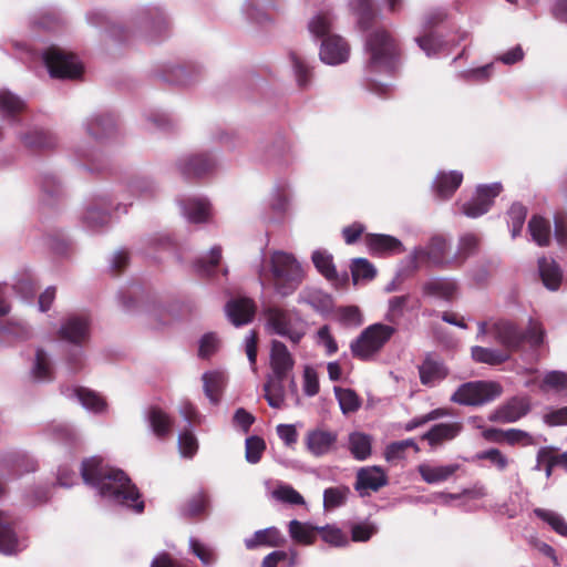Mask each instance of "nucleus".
<instances>
[{
	"mask_svg": "<svg viewBox=\"0 0 567 567\" xmlns=\"http://www.w3.org/2000/svg\"><path fill=\"white\" fill-rule=\"evenodd\" d=\"M266 328L270 333L298 344L307 333V323L296 309L268 306L264 309Z\"/></svg>",
	"mask_w": 567,
	"mask_h": 567,
	"instance_id": "39448f33",
	"label": "nucleus"
},
{
	"mask_svg": "<svg viewBox=\"0 0 567 567\" xmlns=\"http://www.w3.org/2000/svg\"><path fill=\"white\" fill-rule=\"evenodd\" d=\"M394 332L395 329L392 326L383 323L369 326L351 342L352 355L363 361L371 360L381 351Z\"/></svg>",
	"mask_w": 567,
	"mask_h": 567,
	"instance_id": "0eeeda50",
	"label": "nucleus"
},
{
	"mask_svg": "<svg viewBox=\"0 0 567 567\" xmlns=\"http://www.w3.org/2000/svg\"><path fill=\"white\" fill-rule=\"evenodd\" d=\"M275 291L288 297L297 290L303 279V270L298 260L289 252L276 250L269 259Z\"/></svg>",
	"mask_w": 567,
	"mask_h": 567,
	"instance_id": "423d86ee",
	"label": "nucleus"
},
{
	"mask_svg": "<svg viewBox=\"0 0 567 567\" xmlns=\"http://www.w3.org/2000/svg\"><path fill=\"white\" fill-rule=\"evenodd\" d=\"M20 143L32 151L48 150L56 145L53 133L41 127H31L19 134Z\"/></svg>",
	"mask_w": 567,
	"mask_h": 567,
	"instance_id": "5701e85b",
	"label": "nucleus"
},
{
	"mask_svg": "<svg viewBox=\"0 0 567 567\" xmlns=\"http://www.w3.org/2000/svg\"><path fill=\"white\" fill-rule=\"evenodd\" d=\"M350 8L357 17L358 27L365 31L373 27L378 13L372 0H351Z\"/></svg>",
	"mask_w": 567,
	"mask_h": 567,
	"instance_id": "f704fd0d",
	"label": "nucleus"
},
{
	"mask_svg": "<svg viewBox=\"0 0 567 567\" xmlns=\"http://www.w3.org/2000/svg\"><path fill=\"white\" fill-rule=\"evenodd\" d=\"M125 192L127 196L124 199L135 198L147 200L156 196L158 187L156 183L147 176H134L126 183Z\"/></svg>",
	"mask_w": 567,
	"mask_h": 567,
	"instance_id": "a878e982",
	"label": "nucleus"
},
{
	"mask_svg": "<svg viewBox=\"0 0 567 567\" xmlns=\"http://www.w3.org/2000/svg\"><path fill=\"white\" fill-rule=\"evenodd\" d=\"M350 488L341 485L336 487H329L323 492V507L326 509H333L346 504L348 496L350 495Z\"/></svg>",
	"mask_w": 567,
	"mask_h": 567,
	"instance_id": "6e6d98bb",
	"label": "nucleus"
},
{
	"mask_svg": "<svg viewBox=\"0 0 567 567\" xmlns=\"http://www.w3.org/2000/svg\"><path fill=\"white\" fill-rule=\"evenodd\" d=\"M286 542L284 535L277 527H268L255 532L252 537L245 539V546L247 549H255L258 546L278 547L284 545Z\"/></svg>",
	"mask_w": 567,
	"mask_h": 567,
	"instance_id": "2f4dec72",
	"label": "nucleus"
},
{
	"mask_svg": "<svg viewBox=\"0 0 567 567\" xmlns=\"http://www.w3.org/2000/svg\"><path fill=\"white\" fill-rule=\"evenodd\" d=\"M113 204L109 196H97L87 204L83 213L84 225L92 229H99L105 226L110 220V212L113 209Z\"/></svg>",
	"mask_w": 567,
	"mask_h": 567,
	"instance_id": "2eb2a0df",
	"label": "nucleus"
},
{
	"mask_svg": "<svg viewBox=\"0 0 567 567\" xmlns=\"http://www.w3.org/2000/svg\"><path fill=\"white\" fill-rule=\"evenodd\" d=\"M269 206L276 214H285L289 207L288 185L278 184L274 187Z\"/></svg>",
	"mask_w": 567,
	"mask_h": 567,
	"instance_id": "13d9d810",
	"label": "nucleus"
},
{
	"mask_svg": "<svg viewBox=\"0 0 567 567\" xmlns=\"http://www.w3.org/2000/svg\"><path fill=\"white\" fill-rule=\"evenodd\" d=\"M472 358L480 363L496 365L507 361L509 354L504 350L475 346L472 348Z\"/></svg>",
	"mask_w": 567,
	"mask_h": 567,
	"instance_id": "09e8293b",
	"label": "nucleus"
},
{
	"mask_svg": "<svg viewBox=\"0 0 567 567\" xmlns=\"http://www.w3.org/2000/svg\"><path fill=\"white\" fill-rule=\"evenodd\" d=\"M269 0H246L243 10L247 18L257 23H264L268 20L266 9Z\"/></svg>",
	"mask_w": 567,
	"mask_h": 567,
	"instance_id": "bf43d9fd",
	"label": "nucleus"
},
{
	"mask_svg": "<svg viewBox=\"0 0 567 567\" xmlns=\"http://www.w3.org/2000/svg\"><path fill=\"white\" fill-rule=\"evenodd\" d=\"M351 275L354 285L360 281H370L377 275L374 266L365 258H355L351 264Z\"/></svg>",
	"mask_w": 567,
	"mask_h": 567,
	"instance_id": "603ef678",
	"label": "nucleus"
},
{
	"mask_svg": "<svg viewBox=\"0 0 567 567\" xmlns=\"http://www.w3.org/2000/svg\"><path fill=\"white\" fill-rule=\"evenodd\" d=\"M447 369L436 357L426 355L419 367L420 380L423 385L434 386L447 375Z\"/></svg>",
	"mask_w": 567,
	"mask_h": 567,
	"instance_id": "393cba45",
	"label": "nucleus"
},
{
	"mask_svg": "<svg viewBox=\"0 0 567 567\" xmlns=\"http://www.w3.org/2000/svg\"><path fill=\"white\" fill-rule=\"evenodd\" d=\"M502 393L498 383L487 381H472L463 383L452 394L451 401L460 405H483L493 401Z\"/></svg>",
	"mask_w": 567,
	"mask_h": 567,
	"instance_id": "6e6552de",
	"label": "nucleus"
},
{
	"mask_svg": "<svg viewBox=\"0 0 567 567\" xmlns=\"http://www.w3.org/2000/svg\"><path fill=\"white\" fill-rule=\"evenodd\" d=\"M530 410L527 398H513L489 415V420L502 423H513L525 416Z\"/></svg>",
	"mask_w": 567,
	"mask_h": 567,
	"instance_id": "aec40b11",
	"label": "nucleus"
},
{
	"mask_svg": "<svg viewBox=\"0 0 567 567\" xmlns=\"http://www.w3.org/2000/svg\"><path fill=\"white\" fill-rule=\"evenodd\" d=\"M287 378H278L271 374L264 385L265 398L271 408L280 409L285 401V386L284 381Z\"/></svg>",
	"mask_w": 567,
	"mask_h": 567,
	"instance_id": "a18cd8bd",
	"label": "nucleus"
},
{
	"mask_svg": "<svg viewBox=\"0 0 567 567\" xmlns=\"http://www.w3.org/2000/svg\"><path fill=\"white\" fill-rule=\"evenodd\" d=\"M463 425L460 422L439 423L423 434L422 439L426 440L432 447L443 442L455 439L462 431Z\"/></svg>",
	"mask_w": 567,
	"mask_h": 567,
	"instance_id": "c756f323",
	"label": "nucleus"
},
{
	"mask_svg": "<svg viewBox=\"0 0 567 567\" xmlns=\"http://www.w3.org/2000/svg\"><path fill=\"white\" fill-rule=\"evenodd\" d=\"M312 262L317 270L329 281L334 285L344 282L348 279V275L343 274L342 278H339V275L336 270L333 264V257L327 250L317 249L312 252L311 256Z\"/></svg>",
	"mask_w": 567,
	"mask_h": 567,
	"instance_id": "c85d7f7f",
	"label": "nucleus"
},
{
	"mask_svg": "<svg viewBox=\"0 0 567 567\" xmlns=\"http://www.w3.org/2000/svg\"><path fill=\"white\" fill-rule=\"evenodd\" d=\"M365 49L369 53L367 64L369 90L379 95H384L390 91V86L379 83L372 75L377 72L389 73L394 69L398 58L395 41L388 31L377 29L367 37Z\"/></svg>",
	"mask_w": 567,
	"mask_h": 567,
	"instance_id": "f03ea898",
	"label": "nucleus"
},
{
	"mask_svg": "<svg viewBox=\"0 0 567 567\" xmlns=\"http://www.w3.org/2000/svg\"><path fill=\"white\" fill-rule=\"evenodd\" d=\"M274 497L278 501L291 505H305V498L292 486L282 484L274 491Z\"/></svg>",
	"mask_w": 567,
	"mask_h": 567,
	"instance_id": "774afa93",
	"label": "nucleus"
},
{
	"mask_svg": "<svg viewBox=\"0 0 567 567\" xmlns=\"http://www.w3.org/2000/svg\"><path fill=\"white\" fill-rule=\"evenodd\" d=\"M458 468L460 464L456 463L447 465L421 464L417 471L424 482L427 484H437L447 481Z\"/></svg>",
	"mask_w": 567,
	"mask_h": 567,
	"instance_id": "7c9ffc66",
	"label": "nucleus"
},
{
	"mask_svg": "<svg viewBox=\"0 0 567 567\" xmlns=\"http://www.w3.org/2000/svg\"><path fill=\"white\" fill-rule=\"evenodd\" d=\"M484 436L487 440L502 442L505 441L511 445L523 443L529 444L532 442L530 435L518 429H509V430H497V429H488L484 432Z\"/></svg>",
	"mask_w": 567,
	"mask_h": 567,
	"instance_id": "37998d69",
	"label": "nucleus"
},
{
	"mask_svg": "<svg viewBox=\"0 0 567 567\" xmlns=\"http://www.w3.org/2000/svg\"><path fill=\"white\" fill-rule=\"evenodd\" d=\"M246 461L250 464H256L260 461L261 455L266 449L265 441L259 436H249L246 439Z\"/></svg>",
	"mask_w": 567,
	"mask_h": 567,
	"instance_id": "338daca9",
	"label": "nucleus"
},
{
	"mask_svg": "<svg viewBox=\"0 0 567 567\" xmlns=\"http://www.w3.org/2000/svg\"><path fill=\"white\" fill-rule=\"evenodd\" d=\"M178 204L183 216L189 223H206L212 216V206L206 197H186L179 199Z\"/></svg>",
	"mask_w": 567,
	"mask_h": 567,
	"instance_id": "f3484780",
	"label": "nucleus"
},
{
	"mask_svg": "<svg viewBox=\"0 0 567 567\" xmlns=\"http://www.w3.org/2000/svg\"><path fill=\"white\" fill-rule=\"evenodd\" d=\"M348 449L355 460L364 461L372 452V436L363 432L354 431L349 434Z\"/></svg>",
	"mask_w": 567,
	"mask_h": 567,
	"instance_id": "58836bf2",
	"label": "nucleus"
},
{
	"mask_svg": "<svg viewBox=\"0 0 567 567\" xmlns=\"http://www.w3.org/2000/svg\"><path fill=\"white\" fill-rule=\"evenodd\" d=\"M409 300H410L409 295L392 297L389 300V307H388V312L385 315V319L390 323H398L404 315V311L408 307Z\"/></svg>",
	"mask_w": 567,
	"mask_h": 567,
	"instance_id": "e2e57ef3",
	"label": "nucleus"
},
{
	"mask_svg": "<svg viewBox=\"0 0 567 567\" xmlns=\"http://www.w3.org/2000/svg\"><path fill=\"white\" fill-rule=\"evenodd\" d=\"M446 250V240L441 236H434L426 246H417L411 251L405 260L406 268L412 274L421 264L441 266L445 262Z\"/></svg>",
	"mask_w": 567,
	"mask_h": 567,
	"instance_id": "9d476101",
	"label": "nucleus"
},
{
	"mask_svg": "<svg viewBox=\"0 0 567 567\" xmlns=\"http://www.w3.org/2000/svg\"><path fill=\"white\" fill-rule=\"evenodd\" d=\"M146 421L152 432L159 439L171 433L172 420L161 409L152 406L146 412Z\"/></svg>",
	"mask_w": 567,
	"mask_h": 567,
	"instance_id": "a19ab883",
	"label": "nucleus"
},
{
	"mask_svg": "<svg viewBox=\"0 0 567 567\" xmlns=\"http://www.w3.org/2000/svg\"><path fill=\"white\" fill-rule=\"evenodd\" d=\"M338 434L333 431L315 429L306 435L307 450L316 457L329 454L336 447Z\"/></svg>",
	"mask_w": 567,
	"mask_h": 567,
	"instance_id": "a211bd4d",
	"label": "nucleus"
},
{
	"mask_svg": "<svg viewBox=\"0 0 567 567\" xmlns=\"http://www.w3.org/2000/svg\"><path fill=\"white\" fill-rule=\"evenodd\" d=\"M299 303H307L316 311L323 312L330 309L331 298L317 289H305L298 296Z\"/></svg>",
	"mask_w": 567,
	"mask_h": 567,
	"instance_id": "de8ad7c7",
	"label": "nucleus"
},
{
	"mask_svg": "<svg viewBox=\"0 0 567 567\" xmlns=\"http://www.w3.org/2000/svg\"><path fill=\"white\" fill-rule=\"evenodd\" d=\"M289 56L292 63L297 85L300 89H307L312 76L310 63L305 56L297 52H291Z\"/></svg>",
	"mask_w": 567,
	"mask_h": 567,
	"instance_id": "49530a36",
	"label": "nucleus"
},
{
	"mask_svg": "<svg viewBox=\"0 0 567 567\" xmlns=\"http://www.w3.org/2000/svg\"><path fill=\"white\" fill-rule=\"evenodd\" d=\"M24 545L12 528V519L0 513V553L11 555L20 551Z\"/></svg>",
	"mask_w": 567,
	"mask_h": 567,
	"instance_id": "bb28decb",
	"label": "nucleus"
},
{
	"mask_svg": "<svg viewBox=\"0 0 567 567\" xmlns=\"http://www.w3.org/2000/svg\"><path fill=\"white\" fill-rule=\"evenodd\" d=\"M188 545L192 554L195 555L205 567L214 566L217 563V554L207 544L190 537Z\"/></svg>",
	"mask_w": 567,
	"mask_h": 567,
	"instance_id": "5fc2aeb1",
	"label": "nucleus"
},
{
	"mask_svg": "<svg viewBox=\"0 0 567 567\" xmlns=\"http://www.w3.org/2000/svg\"><path fill=\"white\" fill-rule=\"evenodd\" d=\"M386 484L388 477L381 467L368 466L358 471L354 488L360 496H367L370 492H378Z\"/></svg>",
	"mask_w": 567,
	"mask_h": 567,
	"instance_id": "dca6fc26",
	"label": "nucleus"
},
{
	"mask_svg": "<svg viewBox=\"0 0 567 567\" xmlns=\"http://www.w3.org/2000/svg\"><path fill=\"white\" fill-rule=\"evenodd\" d=\"M178 450L183 457L192 458L198 450V441L190 427H186L178 434Z\"/></svg>",
	"mask_w": 567,
	"mask_h": 567,
	"instance_id": "052dcab7",
	"label": "nucleus"
},
{
	"mask_svg": "<svg viewBox=\"0 0 567 567\" xmlns=\"http://www.w3.org/2000/svg\"><path fill=\"white\" fill-rule=\"evenodd\" d=\"M86 133L96 141H102L115 132V120L111 114H93L84 122Z\"/></svg>",
	"mask_w": 567,
	"mask_h": 567,
	"instance_id": "b1692460",
	"label": "nucleus"
},
{
	"mask_svg": "<svg viewBox=\"0 0 567 567\" xmlns=\"http://www.w3.org/2000/svg\"><path fill=\"white\" fill-rule=\"evenodd\" d=\"M42 60L52 78L76 79L83 71L82 63L74 54L56 47L47 49Z\"/></svg>",
	"mask_w": 567,
	"mask_h": 567,
	"instance_id": "1a4fd4ad",
	"label": "nucleus"
},
{
	"mask_svg": "<svg viewBox=\"0 0 567 567\" xmlns=\"http://www.w3.org/2000/svg\"><path fill=\"white\" fill-rule=\"evenodd\" d=\"M508 226L511 229L512 238L520 235L523 225L527 216V209L519 203H514L508 209Z\"/></svg>",
	"mask_w": 567,
	"mask_h": 567,
	"instance_id": "4d7b16f0",
	"label": "nucleus"
},
{
	"mask_svg": "<svg viewBox=\"0 0 567 567\" xmlns=\"http://www.w3.org/2000/svg\"><path fill=\"white\" fill-rule=\"evenodd\" d=\"M491 333L507 351L519 350L524 342L532 348H538L544 343L546 336L542 322L533 318H529L525 330L511 320L499 319L491 326Z\"/></svg>",
	"mask_w": 567,
	"mask_h": 567,
	"instance_id": "20e7f679",
	"label": "nucleus"
},
{
	"mask_svg": "<svg viewBox=\"0 0 567 567\" xmlns=\"http://www.w3.org/2000/svg\"><path fill=\"white\" fill-rule=\"evenodd\" d=\"M30 375L38 382L52 380V362L50 355L43 349H38L35 351L34 360L30 369Z\"/></svg>",
	"mask_w": 567,
	"mask_h": 567,
	"instance_id": "79ce46f5",
	"label": "nucleus"
},
{
	"mask_svg": "<svg viewBox=\"0 0 567 567\" xmlns=\"http://www.w3.org/2000/svg\"><path fill=\"white\" fill-rule=\"evenodd\" d=\"M538 465L545 462L546 476L549 477L554 466H563L567 471V452L563 454H553L551 452L543 449L538 452Z\"/></svg>",
	"mask_w": 567,
	"mask_h": 567,
	"instance_id": "0e129e2a",
	"label": "nucleus"
},
{
	"mask_svg": "<svg viewBox=\"0 0 567 567\" xmlns=\"http://www.w3.org/2000/svg\"><path fill=\"white\" fill-rule=\"evenodd\" d=\"M409 447H413L416 452L419 451V447L413 439L392 442L385 447L384 457L388 462L402 460L404 458L405 451Z\"/></svg>",
	"mask_w": 567,
	"mask_h": 567,
	"instance_id": "680f3d73",
	"label": "nucleus"
},
{
	"mask_svg": "<svg viewBox=\"0 0 567 567\" xmlns=\"http://www.w3.org/2000/svg\"><path fill=\"white\" fill-rule=\"evenodd\" d=\"M532 240L540 247H547L551 239V226L548 219L534 215L528 221Z\"/></svg>",
	"mask_w": 567,
	"mask_h": 567,
	"instance_id": "ea45409f",
	"label": "nucleus"
},
{
	"mask_svg": "<svg viewBox=\"0 0 567 567\" xmlns=\"http://www.w3.org/2000/svg\"><path fill=\"white\" fill-rule=\"evenodd\" d=\"M25 109V101L8 89H0V114L13 121Z\"/></svg>",
	"mask_w": 567,
	"mask_h": 567,
	"instance_id": "4c0bfd02",
	"label": "nucleus"
},
{
	"mask_svg": "<svg viewBox=\"0 0 567 567\" xmlns=\"http://www.w3.org/2000/svg\"><path fill=\"white\" fill-rule=\"evenodd\" d=\"M423 292L426 296L451 300L457 292V284L452 279L432 278L424 282Z\"/></svg>",
	"mask_w": 567,
	"mask_h": 567,
	"instance_id": "72a5a7b5",
	"label": "nucleus"
},
{
	"mask_svg": "<svg viewBox=\"0 0 567 567\" xmlns=\"http://www.w3.org/2000/svg\"><path fill=\"white\" fill-rule=\"evenodd\" d=\"M462 181L463 174L458 171L440 172L433 182V189L437 197L447 199L460 187Z\"/></svg>",
	"mask_w": 567,
	"mask_h": 567,
	"instance_id": "cd10ccee",
	"label": "nucleus"
},
{
	"mask_svg": "<svg viewBox=\"0 0 567 567\" xmlns=\"http://www.w3.org/2000/svg\"><path fill=\"white\" fill-rule=\"evenodd\" d=\"M60 339L82 348L90 339V319L86 315H71L66 317L59 330ZM82 355V350L79 349L73 355L72 360L78 362Z\"/></svg>",
	"mask_w": 567,
	"mask_h": 567,
	"instance_id": "9b49d317",
	"label": "nucleus"
},
{
	"mask_svg": "<svg viewBox=\"0 0 567 567\" xmlns=\"http://www.w3.org/2000/svg\"><path fill=\"white\" fill-rule=\"evenodd\" d=\"M220 258L221 248L219 246H214L207 256L200 257L196 260L194 265L195 269L202 276H213Z\"/></svg>",
	"mask_w": 567,
	"mask_h": 567,
	"instance_id": "864d4df0",
	"label": "nucleus"
},
{
	"mask_svg": "<svg viewBox=\"0 0 567 567\" xmlns=\"http://www.w3.org/2000/svg\"><path fill=\"white\" fill-rule=\"evenodd\" d=\"M336 399L343 414L357 412L361 406V399L352 389L334 386Z\"/></svg>",
	"mask_w": 567,
	"mask_h": 567,
	"instance_id": "3c124183",
	"label": "nucleus"
},
{
	"mask_svg": "<svg viewBox=\"0 0 567 567\" xmlns=\"http://www.w3.org/2000/svg\"><path fill=\"white\" fill-rule=\"evenodd\" d=\"M542 390L553 389L555 391L567 390V373L564 371H549L544 375L540 384Z\"/></svg>",
	"mask_w": 567,
	"mask_h": 567,
	"instance_id": "69168bd1",
	"label": "nucleus"
},
{
	"mask_svg": "<svg viewBox=\"0 0 567 567\" xmlns=\"http://www.w3.org/2000/svg\"><path fill=\"white\" fill-rule=\"evenodd\" d=\"M70 392L69 395L76 398L80 404L90 412L101 414L107 409L105 400L94 391L85 388H75Z\"/></svg>",
	"mask_w": 567,
	"mask_h": 567,
	"instance_id": "c9c22d12",
	"label": "nucleus"
},
{
	"mask_svg": "<svg viewBox=\"0 0 567 567\" xmlns=\"http://www.w3.org/2000/svg\"><path fill=\"white\" fill-rule=\"evenodd\" d=\"M270 365L272 374L278 378H288L293 369L295 360L287 346L279 341L272 340L270 346Z\"/></svg>",
	"mask_w": 567,
	"mask_h": 567,
	"instance_id": "412c9836",
	"label": "nucleus"
},
{
	"mask_svg": "<svg viewBox=\"0 0 567 567\" xmlns=\"http://www.w3.org/2000/svg\"><path fill=\"white\" fill-rule=\"evenodd\" d=\"M502 185L493 183L491 185H478L474 197L461 205V213L470 218H477L491 208L494 198L501 193Z\"/></svg>",
	"mask_w": 567,
	"mask_h": 567,
	"instance_id": "4468645a",
	"label": "nucleus"
},
{
	"mask_svg": "<svg viewBox=\"0 0 567 567\" xmlns=\"http://www.w3.org/2000/svg\"><path fill=\"white\" fill-rule=\"evenodd\" d=\"M131 24L150 40H155L167 28L164 13L157 8L140 9L132 18Z\"/></svg>",
	"mask_w": 567,
	"mask_h": 567,
	"instance_id": "ddd939ff",
	"label": "nucleus"
},
{
	"mask_svg": "<svg viewBox=\"0 0 567 567\" xmlns=\"http://www.w3.org/2000/svg\"><path fill=\"white\" fill-rule=\"evenodd\" d=\"M533 513L540 520L546 523L555 533L563 537H567V522L563 515L555 511L539 507L535 508Z\"/></svg>",
	"mask_w": 567,
	"mask_h": 567,
	"instance_id": "8fccbe9b",
	"label": "nucleus"
},
{
	"mask_svg": "<svg viewBox=\"0 0 567 567\" xmlns=\"http://www.w3.org/2000/svg\"><path fill=\"white\" fill-rule=\"evenodd\" d=\"M288 532L292 540L301 545H312L316 540L319 526L292 519L288 524Z\"/></svg>",
	"mask_w": 567,
	"mask_h": 567,
	"instance_id": "c03bdc74",
	"label": "nucleus"
},
{
	"mask_svg": "<svg viewBox=\"0 0 567 567\" xmlns=\"http://www.w3.org/2000/svg\"><path fill=\"white\" fill-rule=\"evenodd\" d=\"M365 244L370 252L378 256L401 254L405 250L401 240L390 235L368 234Z\"/></svg>",
	"mask_w": 567,
	"mask_h": 567,
	"instance_id": "4be33fe9",
	"label": "nucleus"
},
{
	"mask_svg": "<svg viewBox=\"0 0 567 567\" xmlns=\"http://www.w3.org/2000/svg\"><path fill=\"white\" fill-rule=\"evenodd\" d=\"M81 475L84 483L93 487L104 501L142 513L144 502L136 486L120 468L109 466L97 456L82 462Z\"/></svg>",
	"mask_w": 567,
	"mask_h": 567,
	"instance_id": "f257e3e1",
	"label": "nucleus"
},
{
	"mask_svg": "<svg viewBox=\"0 0 567 567\" xmlns=\"http://www.w3.org/2000/svg\"><path fill=\"white\" fill-rule=\"evenodd\" d=\"M217 166L210 153L185 154L176 161V168L186 178H199L210 174Z\"/></svg>",
	"mask_w": 567,
	"mask_h": 567,
	"instance_id": "f8f14e48",
	"label": "nucleus"
},
{
	"mask_svg": "<svg viewBox=\"0 0 567 567\" xmlns=\"http://www.w3.org/2000/svg\"><path fill=\"white\" fill-rule=\"evenodd\" d=\"M225 311L229 321L234 326L240 327L249 323L254 319L256 306L250 298H234L226 303Z\"/></svg>",
	"mask_w": 567,
	"mask_h": 567,
	"instance_id": "6ab92c4d",
	"label": "nucleus"
},
{
	"mask_svg": "<svg viewBox=\"0 0 567 567\" xmlns=\"http://www.w3.org/2000/svg\"><path fill=\"white\" fill-rule=\"evenodd\" d=\"M334 17L328 12H318L308 21V31L316 40H321L319 58L328 65H339L348 61L350 45L344 38L331 33Z\"/></svg>",
	"mask_w": 567,
	"mask_h": 567,
	"instance_id": "7ed1b4c3",
	"label": "nucleus"
},
{
	"mask_svg": "<svg viewBox=\"0 0 567 567\" xmlns=\"http://www.w3.org/2000/svg\"><path fill=\"white\" fill-rule=\"evenodd\" d=\"M203 388L206 398L212 404H218L220 394L226 384V375L221 371H208L202 377Z\"/></svg>",
	"mask_w": 567,
	"mask_h": 567,
	"instance_id": "e433bc0d",
	"label": "nucleus"
},
{
	"mask_svg": "<svg viewBox=\"0 0 567 567\" xmlns=\"http://www.w3.org/2000/svg\"><path fill=\"white\" fill-rule=\"evenodd\" d=\"M538 272L547 289L556 291L559 288L563 272L554 259L547 257L539 258Z\"/></svg>",
	"mask_w": 567,
	"mask_h": 567,
	"instance_id": "473e14b6",
	"label": "nucleus"
}]
</instances>
